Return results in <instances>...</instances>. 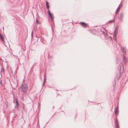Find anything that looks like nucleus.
Segmentation results:
<instances>
[{
	"label": "nucleus",
	"instance_id": "1",
	"mask_svg": "<svg viewBox=\"0 0 128 128\" xmlns=\"http://www.w3.org/2000/svg\"><path fill=\"white\" fill-rule=\"evenodd\" d=\"M28 88L26 84L22 83L20 86V91L23 92H26L28 89Z\"/></svg>",
	"mask_w": 128,
	"mask_h": 128
},
{
	"label": "nucleus",
	"instance_id": "2",
	"mask_svg": "<svg viewBox=\"0 0 128 128\" xmlns=\"http://www.w3.org/2000/svg\"><path fill=\"white\" fill-rule=\"evenodd\" d=\"M47 12L48 13V15L49 17L51 18V20H53V15L50 12V11L49 10H48Z\"/></svg>",
	"mask_w": 128,
	"mask_h": 128
},
{
	"label": "nucleus",
	"instance_id": "3",
	"mask_svg": "<svg viewBox=\"0 0 128 128\" xmlns=\"http://www.w3.org/2000/svg\"><path fill=\"white\" fill-rule=\"evenodd\" d=\"M114 123L115 124L116 128H119V126L118 122L117 120V119L116 118L114 121Z\"/></svg>",
	"mask_w": 128,
	"mask_h": 128
},
{
	"label": "nucleus",
	"instance_id": "4",
	"mask_svg": "<svg viewBox=\"0 0 128 128\" xmlns=\"http://www.w3.org/2000/svg\"><path fill=\"white\" fill-rule=\"evenodd\" d=\"M124 17V14L122 12H121L120 15V17H119L118 19L120 21H122V19Z\"/></svg>",
	"mask_w": 128,
	"mask_h": 128
},
{
	"label": "nucleus",
	"instance_id": "5",
	"mask_svg": "<svg viewBox=\"0 0 128 128\" xmlns=\"http://www.w3.org/2000/svg\"><path fill=\"white\" fill-rule=\"evenodd\" d=\"M122 2H121L120 3V4L119 5L118 7V8H117V10H116V15L118 13V12H119L120 8V7H120V6Z\"/></svg>",
	"mask_w": 128,
	"mask_h": 128
},
{
	"label": "nucleus",
	"instance_id": "6",
	"mask_svg": "<svg viewBox=\"0 0 128 128\" xmlns=\"http://www.w3.org/2000/svg\"><path fill=\"white\" fill-rule=\"evenodd\" d=\"M80 24L84 27L85 28L87 26V24L84 22H81Z\"/></svg>",
	"mask_w": 128,
	"mask_h": 128
},
{
	"label": "nucleus",
	"instance_id": "7",
	"mask_svg": "<svg viewBox=\"0 0 128 128\" xmlns=\"http://www.w3.org/2000/svg\"><path fill=\"white\" fill-rule=\"evenodd\" d=\"M118 107H116L115 109L114 112L115 114L117 115L118 114Z\"/></svg>",
	"mask_w": 128,
	"mask_h": 128
},
{
	"label": "nucleus",
	"instance_id": "8",
	"mask_svg": "<svg viewBox=\"0 0 128 128\" xmlns=\"http://www.w3.org/2000/svg\"><path fill=\"white\" fill-rule=\"evenodd\" d=\"M118 28L117 27H116L115 28V29L114 30V34H117L118 32Z\"/></svg>",
	"mask_w": 128,
	"mask_h": 128
},
{
	"label": "nucleus",
	"instance_id": "9",
	"mask_svg": "<svg viewBox=\"0 0 128 128\" xmlns=\"http://www.w3.org/2000/svg\"><path fill=\"white\" fill-rule=\"evenodd\" d=\"M121 49L122 50L123 52H125L124 53L125 54L126 52V49L124 47H122Z\"/></svg>",
	"mask_w": 128,
	"mask_h": 128
},
{
	"label": "nucleus",
	"instance_id": "10",
	"mask_svg": "<svg viewBox=\"0 0 128 128\" xmlns=\"http://www.w3.org/2000/svg\"><path fill=\"white\" fill-rule=\"evenodd\" d=\"M46 8H47L48 9L49 8V7H50V6H49V3L48 2H47V1H46Z\"/></svg>",
	"mask_w": 128,
	"mask_h": 128
},
{
	"label": "nucleus",
	"instance_id": "11",
	"mask_svg": "<svg viewBox=\"0 0 128 128\" xmlns=\"http://www.w3.org/2000/svg\"><path fill=\"white\" fill-rule=\"evenodd\" d=\"M0 38L1 40L3 41H4V38L1 34L0 35Z\"/></svg>",
	"mask_w": 128,
	"mask_h": 128
},
{
	"label": "nucleus",
	"instance_id": "12",
	"mask_svg": "<svg viewBox=\"0 0 128 128\" xmlns=\"http://www.w3.org/2000/svg\"><path fill=\"white\" fill-rule=\"evenodd\" d=\"M117 34H114V37L113 38L114 40H116V36Z\"/></svg>",
	"mask_w": 128,
	"mask_h": 128
},
{
	"label": "nucleus",
	"instance_id": "13",
	"mask_svg": "<svg viewBox=\"0 0 128 128\" xmlns=\"http://www.w3.org/2000/svg\"><path fill=\"white\" fill-rule=\"evenodd\" d=\"M46 81V78H44V82H43V85H44L45 84Z\"/></svg>",
	"mask_w": 128,
	"mask_h": 128
},
{
	"label": "nucleus",
	"instance_id": "14",
	"mask_svg": "<svg viewBox=\"0 0 128 128\" xmlns=\"http://www.w3.org/2000/svg\"><path fill=\"white\" fill-rule=\"evenodd\" d=\"M48 57L49 59H50L51 58L52 56L48 54Z\"/></svg>",
	"mask_w": 128,
	"mask_h": 128
},
{
	"label": "nucleus",
	"instance_id": "15",
	"mask_svg": "<svg viewBox=\"0 0 128 128\" xmlns=\"http://www.w3.org/2000/svg\"><path fill=\"white\" fill-rule=\"evenodd\" d=\"M16 104L17 105V107H18V101L17 100L16 101Z\"/></svg>",
	"mask_w": 128,
	"mask_h": 128
},
{
	"label": "nucleus",
	"instance_id": "16",
	"mask_svg": "<svg viewBox=\"0 0 128 128\" xmlns=\"http://www.w3.org/2000/svg\"><path fill=\"white\" fill-rule=\"evenodd\" d=\"M36 22L37 23H38V19H37V18H36Z\"/></svg>",
	"mask_w": 128,
	"mask_h": 128
},
{
	"label": "nucleus",
	"instance_id": "17",
	"mask_svg": "<svg viewBox=\"0 0 128 128\" xmlns=\"http://www.w3.org/2000/svg\"><path fill=\"white\" fill-rule=\"evenodd\" d=\"M46 73H45L44 74V78H45V77H46Z\"/></svg>",
	"mask_w": 128,
	"mask_h": 128
},
{
	"label": "nucleus",
	"instance_id": "18",
	"mask_svg": "<svg viewBox=\"0 0 128 128\" xmlns=\"http://www.w3.org/2000/svg\"><path fill=\"white\" fill-rule=\"evenodd\" d=\"M113 22V20H110V23H112Z\"/></svg>",
	"mask_w": 128,
	"mask_h": 128
},
{
	"label": "nucleus",
	"instance_id": "19",
	"mask_svg": "<svg viewBox=\"0 0 128 128\" xmlns=\"http://www.w3.org/2000/svg\"><path fill=\"white\" fill-rule=\"evenodd\" d=\"M31 36H32V34H31Z\"/></svg>",
	"mask_w": 128,
	"mask_h": 128
},
{
	"label": "nucleus",
	"instance_id": "20",
	"mask_svg": "<svg viewBox=\"0 0 128 128\" xmlns=\"http://www.w3.org/2000/svg\"><path fill=\"white\" fill-rule=\"evenodd\" d=\"M109 37H110V38L112 39V38L110 36Z\"/></svg>",
	"mask_w": 128,
	"mask_h": 128
},
{
	"label": "nucleus",
	"instance_id": "21",
	"mask_svg": "<svg viewBox=\"0 0 128 128\" xmlns=\"http://www.w3.org/2000/svg\"><path fill=\"white\" fill-rule=\"evenodd\" d=\"M115 86V84H114V87Z\"/></svg>",
	"mask_w": 128,
	"mask_h": 128
},
{
	"label": "nucleus",
	"instance_id": "22",
	"mask_svg": "<svg viewBox=\"0 0 128 128\" xmlns=\"http://www.w3.org/2000/svg\"><path fill=\"white\" fill-rule=\"evenodd\" d=\"M126 63V62H124V63Z\"/></svg>",
	"mask_w": 128,
	"mask_h": 128
},
{
	"label": "nucleus",
	"instance_id": "23",
	"mask_svg": "<svg viewBox=\"0 0 128 128\" xmlns=\"http://www.w3.org/2000/svg\"><path fill=\"white\" fill-rule=\"evenodd\" d=\"M38 40V38H37V39H36V40Z\"/></svg>",
	"mask_w": 128,
	"mask_h": 128
},
{
	"label": "nucleus",
	"instance_id": "24",
	"mask_svg": "<svg viewBox=\"0 0 128 128\" xmlns=\"http://www.w3.org/2000/svg\"><path fill=\"white\" fill-rule=\"evenodd\" d=\"M54 106L53 107V108H54Z\"/></svg>",
	"mask_w": 128,
	"mask_h": 128
},
{
	"label": "nucleus",
	"instance_id": "25",
	"mask_svg": "<svg viewBox=\"0 0 128 128\" xmlns=\"http://www.w3.org/2000/svg\"><path fill=\"white\" fill-rule=\"evenodd\" d=\"M32 33H33V31H32ZM33 37H32V38H33Z\"/></svg>",
	"mask_w": 128,
	"mask_h": 128
},
{
	"label": "nucleus",
	"instance_id": "26",
	"mask_svg": "<svg viewBox=\"0 0 128 128\" xmlns=\"http://www.w3.org/2000/svg\"><path fill=\"white\" fill-rule=\"evenodd\" d=\"M114 84L113 85V86H114Z\"/></svg>",
	"mask_w": 128,
	"mask_h": 128
}]
</instances>
